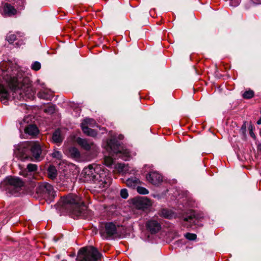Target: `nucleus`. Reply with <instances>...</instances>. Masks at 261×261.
<instances>
[{"label": "nucleus", "mask_w": 261, "mask_h": 261, "mask_svg": "<svg viewBox=\"0 0 261 261\" xmlns=\"http://www.w3.org/2000/svg\"><path fill=\"white\" fill-rule=\"evenodd\" d=\"M17 128L19 129L20 132H21L22 129L24 130L26 126L25 121L24 120H19L16 124Z\"/></svg>", "instance_id": "7c9ffc66"}, {"label": "nucleus", "mask_w": 261, "mask_h": 261, "mask_svg": "<svg viewBox=\"0 0 261 261\" xmlns=\"http://www.w3.org/2000/svg\"><path fill=\"white\" fill-rule=\"evenodd\" d=\"M25 4V0H17L16 1V6L17 10L18 11L22 10L24 8V5Z\"/></svg>", "instance_id": "c756f323"}, {"label": "nucleus", "mask_w": 261, "mask_h": 261, "mask_svg": "<svg viewBox=\"0 0 261 261\" xmlns=\"http://www.w3.org/2000/svg\"><path fill=\"white\" fill-rule=\"evenodd\" d=\"M0 83V100L3 101L4 100L8 99L10 97V94L8 90Z\"/></svg>", "instance_id": "5701e85b"}, {"label": "nucleus", "mask_w": 261, "mask_h": 261, "mask_svg": "<svg viewBox=\"0 0 261 261\" xmlns=\"http://www.w3.org/2000/svg\"><path fill=\"white\" fill-rule=\"evenodd\" d=\"M104 163L108 167L113 168L114 166V159L110 156H106L104 159Z\"/></svg>", "instance_id": "cd10ccee"}, {"label": "nucleus", "mask_w": 261, "mask_h": 261, "mask_svg": "<svg viewBox=\"0 0 261 261\" xmlns=\"http://www.w3.org/2000/svg\"><path fill=\"white\" fill-rule=\"evenodd\" d=\"M5 64V63H3L2 65L1 64V67H2L3 66V65H4V64Z\"/></svg>", "instance_id": "a19ab883"}, {"label": "nucleus", "mask_w": 261, "mask_h": 261, "mask_svg": "<svg viewBox=\"0 0 261 261\" xmlns=\"http://www.w3.org/2000/svg\"><path fill=\"white\" fill-rule=\"evenodd\" d=\"M52 156L54 158L60 160L62 157V155L61 152L55 150L52 153Z\"/></svg>", "instance_id": "e433bc0d"}, {"label": "nucleus", "mask_w": 261, "mask_h": 261, "mask_svg": "<svg viewBox=\"0 0 261 261\" xmlns=\"http://www.w3.org/2000/svg\"><path fill=\"white\" fill-rule=\"evenodd\" d=\"M108 149H110L111 153L116 158H121L123 160H128L130 153L128 149L123 148L120 142L115 137H113L107 142Z\"/></svg>", "instance_id": "6e6552de"}, {"label": "nucleus", "mask_w": 261, "mask_h": 261, "mask_svg": "<svg viewBox=\"0 0 261 261\" xmlns=\"http://www.w3.org/2000/svg\"><path fill=\"white\" fill-rule=\"evenodd\" d=\"M31 68L35 71H38L41 68V64L38 61H35L32 64Z\"/></svg>", "instance_id": "72a5a7b5"}, {"label": "nucleus", "mask_w": 261, "mask_h": 261, "mask_svg": "<svg viewBox=\"0 0 261 261\" xmlns=\"http://www.w3.org/2000/svg\"><path fill=\"white\" fill-rule=\"evenodd\" d=\"M63 140V137L60 129H56L53 134L51 141L56 144H60Z\"/></svg>", "instance_id": "6ab92c4d"}, {"label": "nucleus", "mask_w": 261, "mask_h": 261, "mask_svg": "<svg viewBox=\"0 0 261 261\" xmlns=\"http://www.w3.org/2000/svg\"><path fill=\"white\" fill-rule=\"evenodd\" d=\"M82 174L87 180L98 181L99 187L108 188L112 182V178L106 175L100 165L92 164L84 168Z\"/></svg>", "instance_id": "f03ea898"}, {"label": "nucleus", "mask_w": 261, "mask_h": 261, "mask_svg": "<svg viewBox=\"0 0 261 261\" xmlns=\"http://www.w3.org/2000/svg\"><path fill=\"white\" fill-rule=\"evenodd\" d=\"M47 175L49 178L54 179L57 176V170L54 166L50 165L47 169Z\"/></svg>", "instance_id": "393cba45"}, {"label": "nucleus", "mask_w": 261, "mask_h": 261, "mask_svg": "<svg viewBox=\"0 0 261 261\" xmlns=\"http://www.w3.org/2000/svg\"><path fill=\"white\" fill-rule=\"evenodd\" d=\"M55 111V106L54 105L49 106L44 109V112L48 114H53Z\"/></svg>", "instance_id": "f704fd0d"}, {"label": "nucleus", "mask_w": 261, "mask_h": 261, "mask_svg": "<svg viewBox=\"0 0 261 261\" xmlns=\"http://www.w3.org/2000/svg\"><path fill=\"white\" fill-rule=\"evenodd\" d=\"M260 113H261V110H260Z\"/></svg>", "instance_id": "79ce46f5"}, {"label": "nucleus", "mask_w": 261, "mask_h": 261, "mask_svg": "<svg viewBox=\"0 0 261 261\" xmlns=\"http://www.w3.org/2000/svg\"><path fill=\"white\" fill-rule=\"evenodd\" d=\"M24 132L30 136H35L38 134L39 130L36 125L30 124L25 127Z\"/></svg>", "instance_id": "4be33fe9"}, {"label": "nucleus", "mask_w": 261, "mask_h": 261, "mask_svg": "<svg viewBox=\"0 0 261 261\" xmlns=\"http://www.w3.org/2000/svg\"><path fill=\"white\" fill-rule=\"evenodd\" d=\"M23 182L18 177H8L0 185L7 193L15 196H18L22 191Z\"/></svg>", "instance_id": "0eeeda50"}, {"label": "nucleus", "mask_w": 261, "mask_h": 261, "mask_svg": "<svg viewBox=\"0 0 261 261\" xmlns=\"http://www.w3.org/2000/svg\"><path fill=\"white\" fill-rule=\"evenodd\" d=\"M147 180L153 185H159L163 180L162 176L157 172H150L146 175Z\"/></svg>", "instance_id": "4468645a"}, {"label": "nucleus", "mask_w": 261, "mask_h": 261, "mask_svg": "<svg viewBox=\"0 0 261 261\" xmlns=\"http://www.w3.org/2000/svg\"><path fill=\"white\" fill-rule=\"evenodd\" d=\"M159 215L161 217L168 219H171L172 218H175L176 216L175 214L172 211L167 208H163L159 212Z\"/></svg>", "instance_id": "aec40b11"}, {"label": "nucleus", "mask_w": 261, "mask_h": 261, "mask_svg": "<svg viewBox=\"0 0 261 261\" xmlns=\"http://www.w3.org/2000/svg\"><path fill=\"white\" fill-rule=\"evenodd\" d=\"M139 179L136 177H132L128 178L126 181V184L128 187L135 188L139 184Z\"/></svg>", "instance_id": "a878e982"}, {"label": "nucleus", "mask_w": 261, "mask_h": 261, "mask_svg": "<svg viewBox=\"0 0 261 261\" xmlns=\"http://www.w3.org/2000/svg\"><path fill=\"white\" fill-rule=\"evenodd\" d=\"M96 124L95 121L91 118H86L81 123V127L83 133L90 137H95L97 135L96 132L89 127H94Z\"/></svg>", "instance_id": "9b49d317"}, {"label": "nucleus", "mask_w": 261, "mask_h": 261, "mask_svg": "<svg viewBox=\"0 0 261 261\" xmlns=\"http://www.w3.org/2000/svg\"><path fill=\"white\" fill-rule=\"evenodd\" d=\"M123 135H120L118 136V139L119 140H122V139H123Z\"/></svg>", "instance_id": "ea45409f"}, {"label": "nucleus", "mask_w": 261, "mask_h": 261, "mask_svg": "<svg viewBox=\"0 0 261 261\" xmlns=\"http://www.w3.org/2000/svg\"><path fill=\"white\" fill-rule=\"evenodd\" d=\"M27 170L22 171L23 175L24 176H27V175H29V174L30 175H32L31 173L32 172H35V171H37V165L34 164H29L27 165Z\"/></svg>", "instance_id": "b1692460"}, {"label": "nucleus", "mask_w": 261, "mask_h": 261, "mask_svg": "<svg viewBox=\"0 0 261 261\" xmlns=\"http://www.w3.org/2000/svg\"><path fill=\"white\" fill-rule=\"evenodd\" d=\"M114 168L119 173H128L129 170V167L128 165H126L124 163H118L114 165Z\"/></svg>", "instance_id": "412c9836"}, {"label": "nucleus", "mask_w": 261, "mask_h": 261, "mask_svg": "<svg viewBox=\"0 0 261 261\" xmlns=\"http://www.w3.org/2000/svg\"><path fill=\"white\" fill-rule=\"evenodd\" d=\"M254 95V93L253 90L249 89L245 91L242 94V96L244 99H250Z\"/></svg>", "instance_id": "c85d7f7f"}, {"label": "nucleus", "mask_w": 261, "mask_h": 261, "mask_svg": "<svg viewBox=\"0 0 261 261\" xmlns=\"http://www.w3.org/2000/svg\"><path fill=\"white\" fill-rule=\"evenodd\" d=\"M186 239H187L189 240L193 241L195 240L196 239V235L194 233H187L185 235Z\"/></svg>", "instance_id": "c9c22d12"}, {"label": "nucleus", "mask_w": 261, "mask_h": 261, "mask_svg": "<svg viewBox=\"0 0 261 261\" xmlns=\"http://www.w3.org/2000/svg\"><path fill=\"white\" fill-rule=\"evenodd\" d=\"M77 143L84 149L89 150L90 149H95L96 146L92 142L88 141L85 139L78 138Z\"/></svg>", "instance_id": "dca6fc26"}, {"label": "nucleus", "mask_w": 261, "mask_h": 261, "mask_svg": "<svg viewBox=\"0 0 261 261\" xmlns=\"http://www.w3.org/2000/svg\"><path fill=\"white\" fill-rule=\"evenodd\" d=\"M36 193L43 198L49 200L55 197V191L53 187L48 183H40L36 189Z\"/></svg>", "instance_id": "9d476101"}, {"label": "nucleus", "mask_w": 261, "mask_h": 261, "mask_svg": "<svg viewBox=\"0 0 261 261\" xmlns=\"http://www.w3.org/2000/svg\"><path fill=\"white\" fill-rule=\"evenodd\" d=\"M257 124H258V125H260L261 124V117L257 121Z\"/></svg>", "instance_id": "58836bf2"}, {"label": "nucleus", "mask_w": 261, "mask_h": 261, "mask_svg": "<svg viewBox=\"0 0 261 261\" xmlns=\"http://www.w3.org/2000/svg\"><path fill=\"white\" fill-rule=\"evenodd\" d=\"M69 152L71 156L73 158H79L80 156V152L75 147H71Z\"/></svg>", "instance_id": "bb28decb"}, {"label": "nucleus", "mask_w": 261, "mask_h": 261, "mask_svg": "<svg viewBox=\"0 0 261 261\" xmlns=\"http://www.w3.org/2000/svg\"><path fill=\"white\" fill-rule=\"evenodd\" d=\"M7 40L10 43H12L16 40V36L14 34L9 33L7 36Z\"/></svg>", "instance_id": "2f4dec72"}, {"label": "nucleus", "mask_w": 261, "mask_h": 261, "mask_svg": "<svg viewBox=\"0 0 261 261\" xmlns=\"http://www.w3.org/2000/svg\"><path fill=\"white\" fill-rule=\"evenodd\" d=\"M60 210L72 214L77 217H84L86 206L81 198L73 194H70L61 198L59 202Z\"/></svg>", "instance_id": "f257e3e1"}, {"label": "nucleus", "mask_w": 261, "mask_h": 261, "mask_svg": "<svg viewBox=\"0 0 261 261\" xmlns=\"http://www.w3.org/2000/svg\"><path fill=\"white\" fill-rule=\"evenodd\" d=\"M11 90L19 95L20 98L32 99L36 93L31 83H7Z\"/></svg>", "instance_id": "39448f33"}, {"label": "nucleus", "mask_w": 261, "mask_h": 261, "mask_svg": "<svg viewBox=\"0 0 261 261\" xmlns=\"http://www.w3.org/2000/svg\"><path fill=\"white\" fill-rule=\"evenodd\" d=\"M18 10L10 4L6 3L4 6V12L8 16H12L17 14Z\"/></svg>", "instance_id": "a211bd4d"}, {"label": "nucleus", "mask_w": 261, "mask_h": 261, "mask_svg": "<svg viewBox=\"0 0 261 261\" xmlns=\"http://www.w3.org/2000/svg\"><path fill=\"white\" fill-rule=\"evenodd\" d=\"M9 72V69L6 70H4L0 68V82H3L2 80H4V82H30L29 81H27L23 79L22 81H21L19 79H16V80L14 79V77L13 78L11 76V77L6 79L5 77V75L8 76V73Z\"/></svg>", "instance_id": "f3484780"}, {"label": "nucleus", "mask_w": 261, "mask_h": 261, "mask_svg": "<svg viewBox=\"0 0 261 261\" xmlns=\"http://www.w3.org/2000/svg\"><path fill=\"white\" fill-rule=\"evenodd\" d=\"M145 226L147 230L151 234L156 233L162 228L161 222L154 218L147 221Z\"/></svg>", "instance_id": "ddd939ff"}, {"label": "nucleus", "mask_w": 261, "mask_h": 261, "mask_svg": "<svg viewBox=\"0 0 261 261\" xmlns=\"http://www.w3.org/2000/svg\"><path fill=\"white\" fill-rule=\"evenodd\" d=\"M120 195L123 198H127L128 196L127 190L126 189H122L120 191Z\"/></svg>", "instance_id": "4c0bfd02"}, {"label": "nucleus", "mask_w": 261, "mask_h": 261, "mask_svg": "<svg viewBox=\"0 0 261 261\" xmlns=\"http://www.w3.org/2000/svg\"><path fill=\"white\" fill-rule=\"evenodd\" d=\"M137 191L139 194L143 195L147 194L149 192L147 189L140 186H137Z\"/></svg>", "instance_id": "473e14b6"}, {"label": "nucleus", "mask_w": 261, "mask_h": 261, "mask_svg": "<svg viewBox=\"0 0 261 261\" xmlns=\"http://www.w3.org/2000/svg\"><path fill=\"white\" fill-rule=\"evenodd\" d=\"M29 150H30L32 155L37 161H40L44 158L42 146L38 142H27L20 146L18 149L17 156L20 160L24 161L29 158Z\"/></svg>", "instance_id": "7ed1b4c3"}, {"label": "nucleus", "mask_w": 261, "mask_h": 261, "mask_svg": "<svg viewBox=\"0 0 261 261\" xmlns=\"http://www.w3.org/2000/svg\"><path fill=\"white\" fill-rule=\"evenodd\" d=\"M123 229L122 226L113 222H107L101 226L99 233L104 240H114L123 237Z\"/></svg>", "instance_id": "20e7f679"}, {"label": "nucleus", "mask_w": 261, "mask_h": 261, "mask_svg": "<svg viewBox=\"0 0 261 261\" xmlns=\"http://www.w3.org/2000/svg\"><path fill=\"white\" fill-rule=\"evenodd\" d=\"M133 204L137 209L144 210L149 208L151 205L152 203L146 197H139L133 199Z\"/></svg>", "instance_id": "f8f14e48"}, {"label": "nucleus", "mask_w": 261, "mask_h": 261, "mask_svg": "<svg viewBox=\"0 0 261 261\" xmlns=\"http://www.w3.org/2000/svg\"><path fill=\"white\" fill-rule=\"evenodd\" d=\"M203 218V214L192 210H189L181 216V223L185 227L194 228L197 226H202L200 222Z\"/></svg>", "instance_id": "423d86ee"}, {"label": "nucleus", "mask_w": 261, "mask_h": 261, "mask_svg": "<svg viewBox=\"0 0 261 261\" xmlns=\"http://www.w3.org/2000/svg\"><path fill=\"white\" fill-rule=\"evenodd\" d=\"M101 254L93 246L82 248L78 252L77 261H100Z\"/></svg>", "instance_id": "1a4fd4ad"}, {"label": "nucleus", "mask_w": 261, "mask_h": 261, "mask_svg": "<svg viewBox=\"0 0 261 261\" xmlns=\"http://www.w3.org/2000/svg\"><path fill=\"white\" fill-rule=\"evenodd\" d=\"M54 91L42 87V88L37 93V96L40 98L51 100L54 96Z\"/></svg>", "instance_id": "2eb2a0df"}]
</instances>
